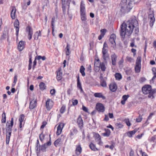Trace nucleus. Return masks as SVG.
I'll list each match as a JSON object with an SVG mask.
<instances>
[{
  "mask_svg": "<svg viewBox=\"0 0 156 156\" xmlns=\"http://www.w3.org/2000/svg\"><path fill=\"white\" fill-rule=\"evenodd\" d=\"M120 35L124 37L126 35L129 36L132 33L133 30L135 33L137 34L139 32L138 23L136 19H133L131 22L128 23H123L121 27Z\"/></svg>",
  "mask_w": 156,
  "mask_h": 156,
  "instance_id": "nucleus-1",
  "label": "nucleus"
},
{
  "mask_svg": "<svg viewBox=\"0 0 156 156\" xmlns=\"http://www.w3.org/2000/svg\"><path fill=\"white\" fill-rule=\"evenodd\" d=\"M133 0H122L120 3V12L124 14L129 12L133 7Z\"/></svg>",
  "mask_w": 156,
  "mask_h": 156,
  "instance_id": "nucleus-2",
  "label": "nucleus"
},
{
  "mask_svg": "<svg viewBox=\"0 0 156 156\" xmlns=\"http://www.w3.org/2000/svg\"><path fill=\"white\" fill-rule=\"evenodd\" d=\"M142 91L144 94H149L148 97L153 98H154V94L156 91L154 90H152L150 85H146L144 86L142 88Z\"/></svg>",
  "mask_w": 156,
  "mask_h": 156,
  "instance_id": "nucleus-3",
  "label": "nucleus"
},
{
  "mask_svg": "<svg viewBox=\"0 0 156 156\" xmlns=\"http://www.w3.org/2000/svg\"><path fill=\"white\" fill-rule=\"evenodd\" d=\"M14 119L13 118L11 119L10 123L7 122L6 125V135L7 138L10 139V136L11 134L12 128L13 125Z\"/></svg>",
  "mask_w": 156,
  "mask_h": 156,
  "instance_id": "nucleus-4",
  "label": "nucleus"
},
{
  "mask_svg": "<svg viewBox=\"0 0 156 156\" xmlns=\"http://www.w3.org/2000/svg\"><path fill=\"white\" fill-rule=\"evenodd\" d=\"M141 59L140 58H137L136 60V66L135 67V72L136 73H139L141 69Z\"/></svg>",
  "mask_w": 156,
  "mask_h": 156,
  "instance_id": "nucleus-5",
  "label": "nucleus"
},
{
  "mask_svg": "<svg viewBox=\"0 0 156 156\" xmlns=\"http://www.w3.org/2000/svg\"><path fill=\"white\" fill-rule=\"evenodd\" d=\"M26 32L28 34L27 37L28 39L30 40L32 38L33 34L32 28L30 26H27L26 28Z\"/></svg>",
  "mask_w": 156,
  "mask_h": 156,
  "instance_id": "nucleus-6",
  "label": "nucleus"
},
{
  "mask_svg": "<svg viewBox=\"0 0 156 156\" xmlns=\"http://www.w3.org/2000/svg\"><path fill=\"white\" fill-rule=\"evenodd\" d=\"M148 19L150 20V25L151 26H152L155 21L154 14L153 11L150 12L148 15Z\"/></svg>",
  "mask_w": 156,
  "mask_h": 156,
  "instance_id": "nucleus-7",
  "label": "nucleus"
},
{
  "mask_svg": "<svg viewBox=\"0 0 156 156\" xmlns=\"http://www.w3.org/2000/svg\"><path fill=\"white\" fill-rule=\"evenodd\" d=\"M14 27L16 28V35L17 37L18 36L19 29V23L18 20H15L14 23Z\"/></svg>",
  "mask_w": 156,
  "mask_h": 156,
  "instance_id": "nucleus-8",
  "label": "nucleus"
},
{
  "mask_svg": "<svg viewBox=\"0 0 156 156\" xmlns=\"http://www.w3.org/2000/svg\"><path fill=\"white\" fill-rule=\"evenodd\" d=\"M97 110L100 112H103L105 111V108L103 104L100 103L97 104L96 105Z\"/></svg>",
  "mask_w": 156,
  "mask_h": 156,
  "instance_id": "nucleus-9",
  "label": "nucleus"
},
{
  "mask_svg": "<svg viewBox=\"0 0 156 156\" xmlns=\"http://www.w3.org/2000/svg\"><path fill=\"white\" fill-rule=\"evenodd\" d=\"M112 64L113 66H115L116 65V61L117 56L115 54L113 53L111 56Z\"/></svg>",
  "mask_w": 156,
  "mask_h": 156,
  "instance_id": "nucleus-10",
  "label": "nucleus"
},
{
  "mask_svg": "<svg viewBox=\"0 0 156 156\" xmlns=\"http://www.w3.org/2000/svg\"><path fill=\"white\" fill-rule=\"evenodd\" d=\"M64 124L63 123H60L57 127V129L56 132L57 135H59L61 133L62 129L64 126Z\"/></svg>",
  "mask_w": 156,
  "mask_h": 156,
  "instance_id": "nucleus-11",
  "label": "nucleus"
},
{
  "mask_svg": "<svg viewBox=\"0 0 156 156\" xmlns=\"http://www.w3.org/2000/svg\"><path fill=\"white\" fill-rule=\"evenodd\" d=\"M53 105V102L52 100L49 99L46 102V107L48 110H50L51 108Z\"/></svg>",
  "mask_w": 156,
  "mask_h": 156,
  "instance_id": "nucleus-12",
  "label": "nucleus"
},
{
  "mask_svg": "<svg viewBox=\"0 0 156 156\" xmlns=\"http://www.w3.org/2000/svg\"><path fill=\"white\" fill-rule=\"evenodd\" d=\"M37 101L36 99H33L30 101L29 106V108L31 109H33L36 106Z\"/></svg>",
  "mask_w": 156,
  "mask_h": 156,
  "instance_id": "nucleus-13",
  "label": "nucleus"
},
{
  "mask_svg": "<svg viewBox=\"0 0 156 156\" xmlns=\"http://www.w3.org/2000/svg\"><path fill=\"white\" fill-rule=\"evenodd\" d=\"M77 123L79 127L80 128H82L83 126V120L81 116H79L77 119Z\"/></svg>",
  "mask_w": 156,
  "mask_h": 156,
  "instance_id": "nucleus-14",
  "label": "nucleus"
},
{
  "mask_svg": "<svg viewBox=\"0 0 156 156\" xmlns=\"http://www.w3.org/2000/svg\"><path fill=\"white\" fill-rule=\"evenodd\" d=\"M25 42L23 41H20L19 43L18 46V49L20 51H22L24 47Z\"/></svg>",
  "mask_w": 156,
  "mask_h": 156,
  "instance_id": "nucleus-15",
  "label": "nucleus"
},
{
  "mask_svg": "<svg viewBox=\"0 0 156 156\" xmlns=\"http://www.w3.org/2000/svg\"><path fill=\"white\" fill-rule=\"evenodd\" d=\"M94 96L96 98H101L103 100L106 99L105 97L101 93H96L94 94Z\"/></svg>",
  "mask_w": 156,
  "mask_h": 156,
  "instance_id": "nucleus-16",
  "label": "nucleus"
},
{
  "mask_svg": "<svg viewBox=\"0 0 156 156\" xmlns=\"http://www.w3.org/2000/svg\"><path fill=\"white\" fill-rule=\"evenodd\" d=\"M12 9L11 13V16L12 18L14 19L16 18L15 15L16 13V8L15 7L13 6L12 7Z\"/></svg>",
  "mask_w": 156,
  "mask_h": 156,
  "instance_id": "nucleus-17",
  "label": "nucleus"
},
{
  "mask_svg": "<svg viewBox=\"0 0 156 156\" xmlns=\"http://www.w3.org/2000/svg\"><path fill=\"white\" fill-rule=\"evenodd\" d=\"M82 150V148L80 145H79L77 146L75 150L76 154L78 155H79L81 153Z\"/></svg>",
  "mask_w": 156,
  "mask_h": 156,
  "instance_id": "nucleus-18",
  "label": "nucleus"
},
{
  "mask_svg": "<svg viewBox=\"0 0 156 156\" xmlns=\"http://www.w3.org/2000/svg\"><path fill=\"white\" fill-rule=\"evenodd\" d=\"M80 13H85V4L82 1L80 5Z\"/></svg>",
  "mask_w": 156,
  "mask_h": 156,
  "instance_id": "nucleus-19",
  "label": "nucleus"
},
{
  "mask_svg": "<svg viewBox=\"0 0 156 156\" xmlns=\"http://www.w3.org/2000/svg\"><path fill=\"white\" fill-rule=\"evenodd\" d=\"M117 87L115 83H112L109 85V88L112 92H115L117 89Z\"/></svg>",
  "mask_w": 156,
  "mask_h": 156,
  "instance_id": "nucleus-20",
  "label": "nucleus"
},
{
  "mask_svg": "<svg viewBox=\"0 0 156 156\" xmlns=\"http://www.w3.org/2000/svg\"><path fill=\"white\" fill-rule=\"evenodd\" d=\"M62 78V73L61 71V70L59 69L57 72V79L58 80H61Z\"/></svg>",
  "mask_w": 156,
  "mask_h": 156,
  "instance_id": "nucleus-21",
  "label": "nucleus"
},
{
  "mask_svg": "<svg viewBox=\"0 0 156 156\" xmlns=\"http://www.w3.org/2000/svg\"><path fill=\"white\" fill-rule=\"evenodd\" d=\"M137 130L136 129H135L132 131H129L127 133V136L129 137H131L132 136L134 135L135 133L137 132Z\"/></svg>",
  "mask_w": 156,
  "mask_h": 156,
  "instance_id": "nucleus-22",
  "label": "nucleus"
},
{
  "mask_svg": "<svg viewBox=\"0 0 156 156\" xmlns=\"http://www.w3.org/2000/svg\"><path fill=\"white\" fill-rule=\"evenodd\" d=\"M41 36V32L39 31V32L37 31L34 34V37L35 40H37L38 39V37Z\"/></svg>",
  "mask_w": 156,
  "mask_h": 156,
  "instance_id": "nucleus-23",
  "label": "nucleus"
},
{
  "mask_svg": "<svg viewBox=\"0 0 156 156\" xmlns=\"http://www.w3.org/2000/svg\"><path fill=\"white\" fill-rule=\"evenodd\" d=\"M129 97V95H124L122 96V98L123 100L121 101V103L122 105H124L125 103V101L127 100L128 98Z\"/></svg>",
  "mask_w": 156,
  "mask_h": 156,
  "instance_id": "nucleus-24",
  "label": "nucleus"
},
{
  "mask_svg": "<svg viewBox=\"0 0 156 156\" xmlns=\"http://www.w3.org/2000/svg\"><path fill=\"white\" fill-rule=\"evenodd\" d=\"M85 70V69L83 66H80V72L81 73L82 75L83 76H84L85 75V74L84 72Z\"/></svg>",
  "mask_w": 156,
  "mask_h": 156,
  "instance_id": "nucleus-25",
  "label": "nucleus"
},
{
  "mask_svg": "<svg viewBox=\"0 0 156 156\" xmlns=\"http://www.w3.org/2000/svg\"><path fill=\"white\" fill-rule=\"evenodd\" d=\"M103 58L104 59V62L105 64L107 63V60L109 58V55L107 53L105 54H103Z\"/></svg>",
  "mask_w": 156,
  "mask_h": 156,
  "instance_id": "nucleus-26",
  "label": "nucleus"
},
{
  "mask_svg": "<svg viewBox=\"0 0 156 156\" xmlns=\"http://www.w3.org/2000/svg\"><path fill=\"white\" fill-rule=\"evenodd\" d=\"M90 149L94 151H98L99 150L96 147L95 145L93 143H91L89 145Z\"/></svg>",
  "mask_w": 156,
  "mask_h": 156,
  "instance_id": "nucleus-27",
  "label": "nucleus"
},
{
  "mask_svg": "<svg viewBox=\"0 0 156 156\" xmlns=\"http://www.w3.org/2000/svg\"><path fill=\"white\" fill-rule=\"evenodd\" d=\"M8 31L7 30L6 31H4L3 32L2 35V36L1 39H4L8 37Z\"/></svg>",
  "mask_w": 156,
  "mask_h": 156,
  "instance_id": "nucleus-28",
  "label": "nucleus"
},
{
  "mask_svg": "<svg viewBox=\"0 0 156 156\" xmlns=\"http://www.w3.org/2000/svg\"><path fill=\"white\" fill-rule=\"evenodd\" d=\"M40 147V146H39ZM47 147L46 146V144H44L42 145L40 147H39V150H41L43 152L46 151V149Z\"/></svg>",
  "mask_w": 156,
  "mask_h": 156,
  "instance_id": "nucleus-29",
  "label": "nucleus"
},
{
  "mask_svg": "<svg viewBox=\"0 0 156 156\" xmlns=\"http://www.w3.org/2000/svg\"><path fill=\"white\" fill-rule=\"evenodd\" d=\"M70 47L69 45L67 44V46L66 48V54L67 55H69L71 53V51H70Z\"/></svg>",
  "mask_w": 156,
  "mask_h": 156,
  "instance_id": "nucleus-30",
  "label": "nucleus"
},
{
  "mask_svg": "<svg viewBox=\"0 0 156 156\" xmlns=\"http://www.w3.org/2000/svg\"><path fill=\"white\" fill-rule=\"evenodd\" d=\"M61 139L60 138L56 140L54 142V145L56 147L58 146L60 144H61Z\"/></svg>",
  "mask_w": 156,
  "mask_h": 156,
  "instance_id": "nucleus-31",
  "label": "nucleus"
},
{
  "mask_svg": "<svg viewBox=\"0 0 156 156\" xmlns=\"http://www.w3.org/2000/svg\"><path fill=\"white\" fill-rule=\"evenodd\" d=\"M105 63V62H103L101 63V65H100V68H101V70L103 71H105L106 68Z\"/></svg>",
  "mask_w": 156,
  "mask_h": 156,
  "instance_id": "nucleus-32",
  "label": "nucleus"
},
{
  "mask_svg": "<svg viewBox=\"0 0 156 156\" xmlns=\"http://www.w3.org/2000/svg\"><path fill=\"white\" fill-rule=\"evenodd\" d=\"M152 70L153 74L154 75L152 79V80L154 81L156 77V68L155 67L153 68Z\"/></svg>",
  "mask_w": 156,
  "mask_h": 156,
  "instance_id": "nucleus-33",
  "label": "nucleus"
},
{
  "mask_svg": "<svg viewBox=\"0 0 156 156\" xmlns=\"http://www.w3.org/2000/svg\"><path fill=\"white\" fill-rule=\"evenodd\" d=\"M55 22V17H53L52 18L51 21V26L52 28V33H53L54 31V23Z\"/></svg>",
  "mask_w": 156,
  "mask_h": 156,
  "instance_id": "nucleus-34",
  "label": "nucleus"
},
{
  "mask_svg": "<svg viewBox=\"0 0 156 156\" xmlns=\"http://www.w3.org/2000/svg\"><path fill=\"white\" fill-rule=\"evenodd\" d=\"M94 137L96 142H98V140H101V136L98 134H95L94 135Z\"/></svg>",
  "mask_w": 156,
  "mask_h": 156,
  "instance_id": "nucleus-35",
  "label": "nucleus"
},
{
  "mask_svg": "<svg viewBox=\"0 0 156 156\" xmlns=\"http://www.w3.org/2000/svg\"><path fill=\"white\" fill-rule=\"evenodd\" d=\"M80 15L81 20L82 21H86L87 18L85 13H80Z\"/></svg>",
  "mask_w": 156,
  "mask_h": 156,
  "instance_id": "nucleus-36",
  "label": "nucleus"
},
{
  "mask_svg": "<svg viewBox=\"0 0 156 156\" xmlns=\"http://www.w3.org/2000/svg\"><path fill=\"white\" fill-rule=\"evenodd\" d=\"M6 116L5 114V112H4L2 115V119L1 120L2 122V123H5L6 122Z\"/></svg>",
  "mask_w": 156,
  "mask_h": 156,
  "instance_id": "nucleus-37",
  "label": "nucleus"
},
{
  "mask_svg": "<svg viewBox=\"0 0 156 156\" xmlns=\"http://www.w3.org/2000/svg\"><path fill=\"white\" fill-rule=\"evenodd\" d=\"M115 76L116 79L118 80H120L122 78L121 74L119 73H116L115 74Z\"/></svg>",
  "mask_w": 156,
  "mask_h": 156,
  "instance_id": "nucleus-38",
  "label": "nucleus"
},
{
  "mask_svg": "<svg viewBox=\"0 0 156 156\" xmlns=\"http://www.w3.org/2000/svg\"><path fill=\"white\" fill-rule=\"evenodd\" d=\"M39 87L41 90H44L45 89L46 86L43 82H41L39 84Z\"/></svg>",
  "mask_w": 156,
  "mask_h": 156,
  "instance_id": "nucleus-39",
  "label": "nucleus"
},
{
  "mask_svg": "<svg viewBox=\"0 0 156 156\" xmlns=\"http://www.w3.org/2000/svg\"><path fill=\"white\" fill-rule=\"evenodd\" d=\"M116 128L119 129L122 128L123 127L121 123H116L115 124Z\"/></svg>",
  "mask_w": 156,
  "mask_h": 156,
  "instance_id": "nucleus-40",
  "label": "nucleus"
},
{
  "mask_svg": "<svg viewBox=\"0 0 156 156\" xmlns=\"http://www.w3.org/2000/svg\"><path fill=\"white\" fill-rule=\"evenodd\" d=\"M77 87L78 88H81L82 87L81 83L80 80L79 76H78L77 78Z\"/></svg>",
  "mask_w": 156,
  "mask_h": 156,
  "instance_id": "nucleus-41",
  "label": "nucleus"
},
{
  "mask_svg": "<svg viewBox=\"0 0 156 156\" xmlns=\"http://www.w3.org/2000/svg\"><path fill=\"white\" fill-rule=\"evenodd\" d=\"M101 85L103 87H106L107 84L106 81L103 79L101 80Z\"/></svg>",
  "mask_w": 156,
  "mask_h": 156,
  "instance_id": "nucleus-42",
  "label": "nucleus"
},
{
  "mask_svg": "<svg viewBox=\"0 0 156 156\" xmlns=\"http://www.w3.org/2000/svg\"><path fill=\"white\" fill-rule=\"evenodd\" d=\"M156 138L155 136L151 137L149 139V141L150 142L154 144L155 143Z\"/></svg>",
  "mask_w": 156,
  "mask_h": 156,
  "instance_id": "nucleus-43",
  "label": "nucleus"
},
{
  "mask_svg": "<svg viewBox=\"0 0 156 156\" xmlns=\"http://www.w3.org/2000/svg\"><path fill=\"white\" fill-rule=\"evenodd\" d=\"M115 39H109L110 42L112 44V46L114 47L115 45Z\"/></svg>",
  "mask_w": 156,
  "mask_h": 156,
  "instance_id": "nucleus-44",
  "label": "nucleus"
},
{
  "mask_svg": "<svg viewBox=\"0 0 156 156\" xmlns=\"http://www.w3.org/2000/svg\"><path fill=\"white\" fill-rule=\"evenodd\" d=\"M110 134V132L109 130L107 129L106 132L105 133H103V135L104 136H108Z\"/></svg>",
  "mask_w": 156,
  "mask_h": 156,
  "instance_id": "nucleus-45",
  "label": "nucleus"
},
{
  "mask_svg": "<svg viewBox=\"0 0 156 156\" xmlns=\"http://www.w3.org/2000/svg\"><path fill=\"white\" fill-rule=\"evenodd\" d=\"M24 115L23 114H22L20 115V116L19 119V121L20 122H23L24 118Z\"/></svg>",
  "mask_w": 156,
  "mask_h": 156,
  "instance_id": "nucleus-46",
  "label": "nucleus"
},
{
  "mask_svg": "<svg viewBox=\"0 0 156 156\" xmlns=\"http://www.w3.org/2000/svg\"><path fill=\"white\" fill-rule=\"evenodd\" d=\"M44 134H43V133H42L39 136V138L41 140V141H42L44 140Z\"/></svg>",
  "mask_w": 156,
  "mask_h": 156,
  "instance_id": "nucleus-47",
  "label": "nucleus"
},
{
  "mask_svg": "<svg viewBox=\"0 0 156 156\" xmlns=\"http://www.w3.org/2000/svg\"><path fill=\"white\" fill-rule=\"evenodd\" d=\"M126 60H127V61L130 62H133V59L132 58L129 56L126 57Z\"/></svg>",
  "mask_w": 156,
  "mask_h": 156,
  "instance_id": "nucleus-48",
  "label": "nucleus"
},
{
  "mask_svg": "<svg viewBox=\"0 0 156 156\" xmlns=\"http://www.w3.org/2000/svg\"><path fill=\"white\" fill-rule=\"evenodd\" d=\"M142 119V116L140 115L139 117L136 119V121L137 122H141Z\"/></svg>",
  "mask_w": 156,
  "mask_h": 156,
  "instance_id": "nucleus-49",
  "label": "nucleus"
},
{
  "mask_svg": "<svg viewBox=\"0 0 156 156\" xmlns=\"http://www.w3.org/2000/svg\"><path fill=\"white\" fill-rule=\"evenodd\" d=\"M65 107L62 106L60 109V112L61 113H63L65 111Z\"/></svg>",
  "mask_w": 156,
  "mask_h": 156,
  "instance_id": "nucleus-50",
  "label": "nucleus"
},
{
  "mask_svg": "<svg viewBox=\"0 0 156 156\" xmlns=\"http://www.w3.org/2000/svg\"><path fill=\"white\" fill-rule=\"evenodd\" d=\"M72 101L73 102V105H76L77 104L78 101L77 100L72 99Z\"/></svg>",
  "mask_w": 156,
  "mask_h": 156,
  "instance_id": "nucleus-51",
  "label": "nucleus"
},
{
  "mask_svg": "<svg viewBox=\"0 0 156 156\" xmlns=\"http://www.w3.org/2000/svg\"><path fill=\"white\" fill-rule=\"evenodd\" d=\"M101 34H103V36H104V35L105 34V33H106V30L104 29H102L101 30Z\"/></svg>",
  "mask_w": 156,
  "mask_h": 156,
  "instance_id": "nucleus-52",
  "label": "nucleus"
},
{
  "mask_svg": "<svg viewBox=\"0 0 156 156\" xmlns=\"http://www.w3.org/2000/svg\"><path fill=\"white\" fill-rule=\"evenodd\" d=\"M108 52V48H103L102 50L103 54H107Z\"/></svg>",
  "mask_w": 156,
  "mask_h": 156,
  "instance_id": "nucleus-53",
  "label": "nucleus"
},
{
  "mask_svg": "<svg viewBox=\"0 0 156 156\" xmlns=\"http://www.w3.org/2000/svg\"><path fill=\"white\" fill-rule=\"evenodd\" d=\"M125 122L126 125L128 126H130L131 123L129 119H126L125 120Z\"/></svg>",
  "mask_w": 156,
  "mask_h": 156,
  "instance_id": "nucleus-54",
  "label": "nucleus"
},
{
  "mask_svg": "<svg viewBox=\"0 0 156 156\" xmlns=\"http://www.w3.org/2000/svg\"><path fill=\"white\" fill-rule=\"evenodd\" d=\"M82 109L83 111L86 112H88V108L83 105L82 106Z\"/></svg>",
  "mask_w": 156,
  "mask_h": 156,
  "instance_id": "nucleus-55",
  "label": "nucleus"
},
{
  "mask_svg": "<svg viewBox=\"0 0 156 156\" xmlns=\"http://www.w3.org/2000/svg\"><path fill=\"white\" fill-rule=\"evenodd\" d=\"M101 63L100 62H94V65L96 66L97 67H98L99 68H100V65H101Z\"/></svg>",
  "mask_w": 156,
  "mask_h": 156,
  "instance_id": "nucleus-56",
  "label": "nucleus"
},
{
  "mask_svg": "<svg viewBox=\"0 0 156 156\" xmlns=\"http://www.w3.org/2000/svg\"><path fill=\"white\" fill-rule=\"evenodd\" d=\"M17 76L16 75H15L14 78V81L13 82V83L16 84L17 80Z\"/></svg>",
  "mask_w": 156,
  "mask_h": 156,
  "instance_id": "nucleus-57",
  "label": "nucleus"
},
{
  "mask_svg": "<svg viewBox=\"0 0 156 156\" xmlns=\"http://www.w3.org/2000/svg\"><path fill=\"white\" fill-rule=\"evenodd\" d=\"M55 90L54 89L51 90L50 91V94L52 95H54L55 94Z\"/></svg>",
  "mask_w": 156,
  "mask_h": 156,
  "instance_id": "nucleus-58",
  "label": "nucleus"
},
{
  "mask_svg": "<svg viewBox=\"0 0 156 156\" xmlns=\"http://www.w3.org/2000/svg\"><path fill=\"white\" fill-rule=\"evenodd\" d=\"M73 88L72 87L71 88H69L68 89L67 91V94L68 95H69L70 94L71 91L72 90Z\"/></svg>",
  "mask_w": 156,
  "mask_h": 156,
  "instance_id": "nucleus-59",
  "label": "nucleus"
},
{
  "mask_svg": "<svg viewBox=\"0 0 156 156\" xmlns=\"http://www.w3.org/2000/svg\"><path fill=\"white\" fill-rule=\"evenodd\" d=\"M47 123L45 122H44L42 123V125L41 126V129H43L45 126L46 125Z\"/></svg>",
  "mask_w": 156,
  "mask_h": 156,
  "instance_id": "nucleus-60",
  "label": "nucleus"
},
{
  "mask_svg": "<svg viewBox=\"0 0 156 156\" xmlns=\"http://www.w3.org/2000/svg\"><path fill=\"white\" fill-rule=\"evenodd\" d=\"M115 38H116V36H115V35L113 34H112L111 35L109 39H115Z\"/></svg>",
  "mask_w": 156,
  "mask_h": 156,
  "instance_id": "nucleus-61",
  "label": "nucleus"
},
{
  "mask_svg": "<svg viewBox=\"0 0 156 156\" xmlns=\"http://www.w3.org/2000/svg\"><path fill=\"white\" fill-rule=\"evenodd\" d=\"M44 144H46V146L47 147V146H49L51 145V142L50 140L48 142H47L46 143H45Z\"/></svg>",
  "mask_w": 156,
  "mask_h": 156,
  "instance_id": "nucleus-62",
  "label": "nucleus"
},
{
  "mask_svg": "<svg viewBox=\"0 0 156 156\" xmlns=\"http://www.w3.org/2000/svg\"><path fill=\"white\" fill-rule=\"evenodd\" d=\"M129 156H134V152L133 150H131L130 152Z\"/></svg>",
  "mask_w": 156,
  "mask_h": 156,
  "instance_id": "nucleus-63",
  "label": "nucleus"
},
{
  "mask_svg": "<svg viewBox=\"0 0 156 156\" xmlns=\"http://www.w3.org/2000/svg\"><path fill=\"white\" fill-rule=\"evenodd\" d=\"M104 120L106 121H107L109 120V118L108 117V116L107 115H105V117L104 119Z\"/></svg>",
  "mask_w": 156,
  "mask_h": 156,
  "instance_id": "nucleus-64",
  "label": "nucleus"
}]
</instances>
